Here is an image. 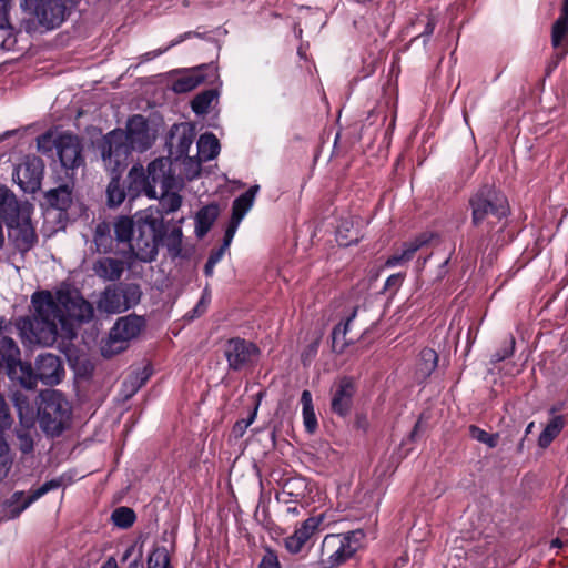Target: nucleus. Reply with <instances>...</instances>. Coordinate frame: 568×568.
I'll use <instances>...</instances> for the list:
<instances>
[{
	"mask_svg": "<svg viewBox=\"0 0 568 568\" xmlns=\"http://www.w3.org/2000/svg\"><path fill=\"white\" fill-rule=\"evenodd\" d=\"M31 303L34 307L29 328L37 343L50 346L59 335L65 339L77 337V326L89 322L94 314L93 306L80 291L60 288L54 294L50 291L33 293Z\"/></svg>",
	"mask_w": 568,
	"mask_h": 568,
	"instance_id": "nucleus-1",
	"label": "nucleus"
},
{
	"mask_svg": "<svg viewBox=\"0 0 568 568\" xmlns=\"http://www.w3.org/2000/svg\"><path fill=\"white\" fill-rule=\"evenodd\" d=\"M240 225V222H235L234 220H230L229 222V225L225 230V233H224V237H223V243L222 245L226 248H229L235 233H236V230Z\"/></svg>",
	"mask_w": 568,
	"mask_h": 568,
	"instance_id": "nucleus-60",
	"label": "nucleus"
},
{
	"mask_svg": "<svg viewBox=\"0 0 568 568\" xmlns=\"http://www.w3.org/2000/svg\"><path fill=\"white\" fill-rule=\"evenodd\" d=\"M104 166L111 173H122L129 164L133 151L124 130L115 129L106 133L98 144Z\"/></svg>",
	"mask_w": 568,
	"mask_h": 568,
	"instance_id": "nucleus-6",
	"label": "nucleus"
},
{
	"mask_svg": "<svg viewBox=\"0 0 568 568\" xmlns=\"http://www.w3.org/2000/svg\"><path fill=\"white\" fill-rule=\"evenodd\" d=\"M432 239V235L427 234V233H423L420 235H418L417 237H415L414 240L409 241V242H405L403 244V252L406 256V260L410 261L415 253L420 248L423 247L424 245H426Z\"/></svg>",
	"mask_w": 568,
	"mask_h": 568,
	"instance_id": "nucleus-45",
	"label": "nucleus"
},
{
	"mask_svg": "<svg viewBox=\"0 0 568 568\" xmlns=\"http://www.w3.org/2000/svg\"><path fill=\"white\" fill-rule=\"evenodd\" d=\"M75 374L81 378H90L94 373V364L87 359H79L74 365Z\"/></svg>",
	"mask_w": 568,
	"mask_h": 568,
	"instance_id": "nucleus-56",
	"label": "nucleus"
},
{
	"mask_svg": "<svg viewBox=\"0 0 568 568\" xmlns=\"http://www.w3.org/2000/svg\"><path fill=\"white\" fill-rule=\"evenodd\" d=\"M206 310V303L204 301V297H202L197 304L184 315V318L189 322L193 321L196 317H200L202 314H204Z\"/></svg>",
	"mask_w": 568,
	"mask_h": 568,
	"instance_id": "nucleus-61",
	"label": "nucleus"
},
{
	"mask_svg": "<svg viewBox=\"0 0 568 568\" xmlns=\"http://www.w3.org/2000/svg\"><path fill=\"white\" fill-rule=\"evenodd\" d=\"M344 534H329L323 539L318 564L322 568H331L328 561L334 559L336 544L342 540Z\"/></svg>",
	"mask_w": 568,
	"mask_h": 568,
	"instance_id": "nucleus-36",
	"label": "nucleus"
},
{
	"mask_svg": "<svg viewBox=\"0 0 568 568\" xmlns=\"http://www.w3.org/2000/svg\"><path fill=\"white\" fill-rule=\"evenodd\" d=\"M352 225V222L345 220L342 221L341 224L337 227V241L339 245L348 246L351 244H356L358 242L357 235L355 237H348L347 235H344V231L348 232L349 227Z\"/></svg>",
	"mask_w": 568,
	"mask_h": 568,
	"instance_id": "nucleus-55",
	"label": "nucleus"
},
{
	"mask_svg": "<svg viewBox=\"0 0 568 568\" xmlns=\"http://www.w3.org/2000/svg\"><path fill=\"white\" fill-rule=\"evenodd\" d=\"M111 180L106 186L105 196L106 205L110 209L119 207L128 197V189L125 190L121 183V173H111Z\"/></svg>",
	"mask_w": 568,
	"mask_h": 568,
	"instance_id": "nucleus-30",
	"label": "nucleus"
},
{
	"mask_svg": "<svg viewBox=\"0 0 568 568\" xmlns=\"http://www.w3.org/2000/svg\"><path fill=\"white\" fill-rule=\"evenodd\" d=\"M260 353L255 343L242 337L229 338L223 345V355L227 362L229 371L232 372H241L253 367Z\"/></svg>",
	"mask_w": 568,
	"mask_h": 568,
	"instance_id": "nucleus-9",
	"label": "nucleus"
},
{
	"mask_svg": "<svg viewBox=\"0 0 568 568\" xmlns=\"http://www.w3.org/2000/svg\"><path fill=\"white\" fill-rule=\"evenodd\" d=\"M142 291L136 283L108 285L98 301V308L108 314H119L138 305Z\"/></svg>",
	"mask_w": 568,
	"mask_h": 568,
	"instance_id": "nucleus-7",
	"label": "nucleus"
},
{
	"mask_svg": "<svg viewBox=\"0 0 568 568\" xmlns=\"http://www.w3.org/2000/svg\"><path fill=\"white\" fill-rule=\"evenodd\" d=\"M53 144L65 172L84 165L83 143L78 135L62 133L54 140Z\"/></svg>",
	"mask_w": 568,
	"mask_h": 568,
	"instance_id": "nucleus-10",
	"label": "nucleus"
},
{
	"mask_svg": "<svg viewBox=\"0 0 568 568\" xmlns=\"http://www.w3.org/2000/svg\"><path fill=\"white\" fill-rule=\"evenodd\" d=\"M515 344L516 342L514 336H510L509 339L506 341L504 345L491 355L490 362L493 364H496L513 356L515 351Z\"/></svg>",
	"mask_w": 568,
	"mask_h": 568,
	"instance_id": "nucleus-51",
	"label": "nucleus"
},
{
	"mask_svg": "<svg viewBox=\"0 0 568 568\" xmlns=\"http://www.w3.org/2000/svg\"><path fill=\"white\" fill-rule=\"evenodd\" d=\"M364 538L362 530H352L344 534V537L336 544L334 550V559L329 560L331 568H336L343 565L346 560L352 558L361 547V541Z\"/></svg>",
	"mask_w": 568,
	"mask_h": 568,
	"instance_id": "nucleus-19",
	"label": "nucleus"
},
{
	"mask_svg": "<svg viewBox=\"0 0 568 568\" xmlns=\"http://www.w3.org/2000/svg\"><path fill=\"white\" fill-rule=\"evenodd\" d=\"M357 385L352 376L341 377L332 387L331 410L335 415L345 418L349 416Z\"/></svg>",
	"mask_w": 568,
	"mask_h": 568,
	"instance_id": "nucleus-12",
	"label": "nucleus"
},
{
	"mask_svg": "<svg viewBox=\"0 0 568 568\" xmlns=\"http://www.w3.org/2000/svg\"><path fill=\"white\" fill-rule=\"evenodd\" d=\"M38 149L39 151L47 152L51 151L52 146H54L51 134L45 133L38 138Z\"/></svg>",
	"mask_w": 568,
	"mask_h": 568,
	"instance_id": "nucleus-64",
	"label": "nucleus"
},
{
	"mask_svg": "<svg viewBox=\"0 0 568 568\" xmlns=\"http://www.w3.org/2000/svg\"><path fill=\"white\" fill-rule=\"evenodd\" d=\"M432 239V235L427 234V233H423L420 235H418L417 237H415L414 240L409 241V242H405L403 244V252L406 256V260L410 261L415 253L420 248L423 247L424 245H426Z\"/></svg>",
	"mask_w": 568,
	"mask_h": 568,
	"instance_id": "nucleus-46",
	"label": "nucleus"
},
{
	"mask_svg": "<svg viewBox=\"0 0 568 568\" xmlns=\"http://www.w3.org/2000/svg\"><path fill=\"white\" fill-rule=\"evenodd\" d=\"M301 403L303 406V420L307 433L313 434L318 426L317 418L314 412L312 402V394L310 390H303L301 395Z\"/></svg>",
	"mask_w": 568,
	"mask_h": 568,
	"instance_id": "nucleus-34",
	"label": "nucleus"
},
{
	"mask_svg": "<svg viewBox=\"0 0 568 568\" xmlns=\"http://www.w3.org/2000/svg\"><path fill=\"white\" fill-rule=\"evenodd\" d=\"M62 486V478H54L51 480L45 481L43 485H41L36 490L31 491L30 495H28L27 499L22 503V506L17 509V514H21L23 510H26L31 504H33L36 500L44 496L51 490H55Z\"/></svg>",
	"mask_w": 568,
	"mask_h": 568,
	"instance_id": "nucleus-37",
	"label": "nucleus"
},
{
	"mask_svg": "<svg viewBox=\"0 0 568 568\" xmlns=\"http://www.w3.org/2000/svg\"><path fill=\"white\" fill-rule=\"evenodd\" d=\"M13 463V457L10 453L9 445L0 434V481H2L9 474Z\"/></svg>",
	"mask_w": 568,
	"mask_h": 568,
	"instance_id": "nucleus-43",
	"label": "nucleus"
},
{
	"mask_svg": "<svg viewBox=\"0 0 568 568\" xmlns=\"http://www.w3.org/2000/svg\"><path fill=\"white\" fill-rule=\"evenodd\" d=\"M554 50H555V52L551 54V57L549 58V60L546 64V69H545L546 77H549L558 68L559 63L568 54V52L566 50H560V49H554Z\"/></svg>",
	"mask_w": 568,
	"mask_h": 568,
	"instance_id": "nucleus-57",
	"label": "nucleus"
},
{
	"mask_svg": "<svg viewBox=\"0 0 568 568\" xmlns=\"http://www.w3.org/2000/svg\"><path fill=\"white\" fill-rule=\"evenodd\" d=\"M257 409L258 403L255 404L253 410L251 412L247 418L240 419L233 425L232 435L234 436V438H241L245 434L247 427L255 420Z\"/></svg>",
	"mask_w": 568,
	"mask_h": 568,
	"instance_id": "nucleus-50",
	"label": "nucleus"
},
{
	"mask_svg": "<svg viewBox=\"0 0 568 568\" xmlns=\"http://www.w3.org/2000/svg\"><path fill=\"white\" fill-rule=\"evenodd\" d=\"M186 176L189 180L196 179L201 173L200 162L193 161L191 158L185 163Z\"/></svg>",
	"mask_w": 568,
	"mask_h": 568,
	"instance_id": "nucleus-62",
	"label": "nucleus"
},
{
	"mask_svg": "<svg viewBox=\"0 0 568 568\" xmlns=\"http://www.w3.org/2000/svg\"><path fill=\"white\" fill-rule=\"evenodd\" d=\"M146 176L150 180L151 185H160V189H175L176 179L170 172L169 161L164 158H158L151 161L148 165Z\"/></svg>",
	"mask_w": 568,
	"mask_h": 568,
	"instance_id": "nucleus-20",
	"label": "nucleus"
},
{
	"mask_svg": "<svg viewBox=\"0 0 568 568\" xmlns=\"http://www.w3.org/2000/svg\"><path fill=\"white\" fill-rule=\"evenodd\" d=\"M432 239V235L427 234V233H423L420 235H418L417 237H415L414 240L409 241V242H405L403 244V252L406 256V260L410 261L415 253L420 248L423 247L424 245H426Z\"/></svg>",
	"mask_w": 568,
	"mask_h": 568,
	"instance_id": "nucleus-47",
	"label": "nucleus"
},
{
	"mask_svg": "<svg viewBox=\"0 0 568 568\" xmlns=\"http://www.w3.org/2000/svg\"><path fill=\"white\" fill-rule=\"evenodd\" d=\"M128 197L133 201L141 194H145L149 199H156L158 193L154 185H151L149 178L145 174L144 168L136 163L128 173Z\"/></svg>",
	"mask_w": 568,
	"mask_h": 568,
	"instance_id": "nucleus-17",
	"label": "nucleus"
},
{
	"mask_svg": "<svg viewBox=\"0 0 568 568\" xmlns=\"http://www.w3.org/2000/svg\"><path fill=\"white\" fill-rule=\"evenodd\" d=\"M20 359V349L17 343L8 336L0 338V365L4 364L7 371H14V364Z\"/></svg>",
	"mask_w": 568,
	"mask_h": 568,
	"instance_id": "nucleus-32",
	"label": "nucleus"
},
{
	"mask_svg": "<svg viewBox=\"0 0 568 568\" xmlns=\"http://www.w3.org/2000/svg\"><path fill=\"white\" fill-rule=\"evenodd\" d=\"M11 379H17L20 385L27 389L36 388L39 378L37 377V368L32 367L31 363L22 362L21 359L14 364V371H7Z\"/></svg>",
	"mask_w": 568,
	"mask_h": 568,
	"instance_id": "nucleus-26",
	"label": "nucleus"
},
{
	"mask_svg": "<svg viewBox=\"0 0 568 568\" xmlns=\"http://www.w3.org/2000/svg\"><path fill=\"white\" fill-rule=\"evenodd\" d=\"M44 164L40 158L33 156L14 169L13 180L26 193H34L41 187Z\"/></svg>",
	"mask_w": 568,
	"mask_h": 568,
	"instance_id": "nucleus-14",
	"label": "nucleus"
},
{
	"mask_svg": "<svg viewBox=\"0 0 568 568\" xmlns=\"http://www.w3.org/2000/svg\"><path fill=\"white\" fill-rule=\"evenodd\" d=\"M197 150L205 161L215 159L220 152V142L213 133H204L197 141Z\"/></svg>",
	"mask_w": 568,
	"mask_h": 568,
	"instance_id": "nucleus-35",
	"label": "nucleus"
},
{
	"mask_svg": "<svg viewBox=\"0 0 568 568\" xmlns=\"http://www.w3.org/2000/svg\"><path fill=\"white\" fill-rule=\"evenodd\" d=\"M260 186L253 185L243 194L237 196L232 204V215L231 219L235 222H240L243 220L245 214L251 210L254 203V199L256 193L258 192Z\"/></svg>",
	"mask_w": 568,
	"mask_h": 568,
	"instance_id": "nucleus-29",
	"label": "nucleus"
},
{
	"mask_svg": "<svg viewBox=\"0 0 568 568\" xmlns=\"http://www.w3.org/2000/svg\"><path fill=\"white\" fill-rule=\"evenodd\" d=\"M144 326L145 321L142 316L128 315L120 317L110 329L109 338L101 348L102 355L110 357L124 351L128 342L138 337Z\"/></svg>",
	"mask_w": 568,
	"mask_h": 568,
	"instance_id": "nucleus-8",
	"label": "nucleus"
},
{
	"mask_svg": "<svg viewBox=\"0 0 568 568\" xmlns=\"http://www.w3.org/2000/svg\"><path fill=\"white\" fill-rule=\"evenodd\" d=\"M13 6V0H0V29L10 31L11 36L14 31L13 26L10 22L9 13Z\"/></svg>",
	"mask_w": 568,
	"mask_h": 568,
	"instance_id": "nucleus-52",
	"label": "nucleus"
},
{
	"mask_svg": "<svg viewBox=\"0 0 568 568\" xmlns=\"http://www.w3.org/2000/svg\"><path fill=\"white\" fill-rule=\"evenodd\" d=\"M436 24H437L436 17L433 16V14H429L427 17V23L425 26V29H424V31L418 37H423L424 38V42H427L429 37L434 33Z\"/></svg>",
	"mask_w": 568,
	"mask_h": 568,
	"instance_id": "nucleus-63",
	"label": "nucleus"
},
{
	"mask_svg": "<svg viewBox=\"0 0 568 568\" xmlns=\"http://www.w3.org/2000/svg\"><path fill=\"white\" fill-rule=\"evenodd\" d=\"M171 225L170 221H164L160 213H153V207L136 212V225L133 243L130 252L132 255L144 263L153 262L159 253L161 245L165 246L172 258L182 255V227L181 223Z\"/></svg>",
	"mask_w": 568,
	"mask_h": 568,
	"instance_id": "nucleus-3",
	"label": "nucleus"
},
{
	"mask_svg": "<svg viewBox=\"0 0 568 568\" xmlns=\"http://www.w3.org/2000/svg\"><path fill=\"white\" fill-rule=\"evenodd\" d=\"M565 427L564 416L557 415L552 417L538 437V446L547 448L554 439L561 433Z\"/></svg>",
	"mask_w": 568,
	"mask_h": 568,
	"instance_id": "nucleus-33",
	"label": "nucleus"
},
{
	"mask_svg": "<svg viewBox=\"0 0 568 568\" xmlns=\"http://www.w3.org/2000/svg\"><path fill=\"white\" fill-rule=\"evenodd\" d=\"M220 213L219 205L207 204L199 210L195 215V234L199 239L204 237L216 221Z\"/></svg>",
	"mask_w": 568,
	"mask_h": 568,
	"instance_id": "nucleus-25",
	"label": "nucleus"
},
{
	"mask_svg": "<svg viewBox=\"0 0 568 568\" xmlns=\"http://www.w3.org/2000/svg\"><path fill=\"white\" fill-rule=\"evenodd\" d=\"M216 97L217 93L213 89L196 94L191 102L192 111L197 115L205 114Z\"/></svg>",
	"mask_w": 568,
	"mask_h": 568,
	"instance_id": "nucleus-41",
	"label": "nucleus"
},
{
	"mask_svg": "<svg viewBox=\"0 0 568 568\" xmlns=\"http://www.w3.org/2000/svg\"><path fill=\"white\" fill-rule=\"evenodd\" d=\"M71 406L59 390H48L41 394L38 406V419L42 430L52 437L59 436L69 426Z\"/></svg>",
	"mask_w": 568,
	"mask_h": 568,
	"instance_id": "nucleus-5",
	"label": "nucleus"
},
{
	"mask_svg": "<svg viewBox=\"0 0 568 568\" xmlns=\"http://www.w3.org/2000/svg\"><path fill=\"white\" fill-rule=\"evenodd\" d=\"M159 207L153 209V213H160L161 216L176 212L182 205V196L174 192V189H160Z\"/></svg>",
	"mask_w": 568,
	"mask_h": 568,
	"instance_id": "nucleus-31",
	"label": "nucleus"
},
{
	"mask_svg": "<svg viewBox=\"0 0 568 568\" xmlns=\"http://www.w3.org/2000/svg\"><path fill=\"white\" fill-rule=\"evenodd\" d=\"M471 225L477 231L468 233L467 245L470 254L487 251L497 233H501L510 214L507 196L494 184H483L468 200Z\"/></svg>",
	"mask_w": 568,
	"mask_h": 568,
	"instance_id": "nucleus-2",
	"label": "nucleus"
},
{
	"mask_svg": "<svg viewBox=\"0 0 568 568\" xmlns=\"http://www.w3.org/2000/svg\"><path fill=\"white\" fill-rule=\"evenodd\" d=\"M74 180L68 172L59 176L57 185L44 192V204L49 209L67 212L73 204Z\"/></svg>",
	"mask_w": 568,
	"mask_h": 568,
	"instance_id": "nucleus-13",
	"label": "nucleus"
},
{
	"mask_svg": "<svg viewBox=\"0 0 568 568\" xmlns=\"http://www.w3.org/2000/svg\"><path fill=\"white\" fill-rule=\"evenodd\" d=\"M551 45L568 52V21L557 20L551 27Z\"/></svg>",
	"mask_w": 568,
	"mask_h": 568,
	"instance_id": "nucleus-39",
	"label": "nucleus"
},
{
	"mask_svg": "<svg viewBox=\"0 0 568 568\" xmlns=\"http://www.w3.org/2000/svg\"><path fill=\"white\" fill-rule=\"evenodd\" d=\"M112 226L109 222L102 221L97 224L93 232L95 251L100 254L113 252L115 237L112 236Z\"/></svg>",
	"mask_w": 568,
	"mask_h": 568,
	"instance_id": "nucleus-27",
	"label": "nucleus"
},
{
	"mask_svg": "<svg viewBox=\"0 0 568 568\" xmlns=\"http://www.w3.org/2000/svg\"><path fill=\"white\" fill-rule=\"evenodd\" d=\"M148 568H173L170 562L168 550L155 548L148 557Z\"/></svg>",
	"mask_w": 568,
	"mask_h": 568,
	"instance_id": "nucleus-44",
	"label": "nucleus"
},
{
	"mask_svg": "<svg viewBox=\"0 0 568 568\" xmlns=\"http://www.w3.org/2000/svg\"><path fill=\"white\" fill-rule=\"evenodd\" d=\"M437 364L438 355L434 349L427 347L422 349L418 369L424 376H429L437 367Z\"/></svg>",
	"mask_w": 568,
	"mask_h": 568,
	"instance_id": "nucleus-42",
	"label": "nucleus"
},
{
	"mask_svg": "<svg viewBox=\"0 0 568 568\" xmlns=\"http://www.w3.org/2000/svg\"><path fill=\"white\" fill-rule=\"evenodd\" d=\"M258 568H281L278 556L271 547L264 548V555L258 564Z\"/></svg>",
	"mask_w": 568,
	"mask_h": 568,
	"instance_id": "nucleus-54",
	"label": "nucleus"
},
{
	"mask_svg": "<svg viewBox=\"0 0 568 568\" xmlns=\"http://www.w3.org/2000/svg\"><path fill=\"white\" fill-rule=\"evenodd\" d=\"M12 402L21 425L27 428L32 427L38 417V408L36 409L30 403L29 397L21 392H14L12 394Z\"/></svg>",
	"mask_w": 568,
	"mask_h": 568,
	"instance_id": "nucleus-24",
	"label": "nucleus"
},
{
	"mask_svg": "<svg viewBox=\"0 0 568 568\" xmlns=\"http://www.w3.org/2000/svg\"><path fill=\"white\" fill-rule=\"evenodd\" d=\"M91 268L93 274L103 282L115 283L122 277L125 263L120 258L103 256L95 260Z\"/></svg>",
	"mask_w": 568,
	"mask_h": 568,
	"instance_id": "nucleus-21",
	"label": "nucleus"
},
{
	"mask_svg": "<svg viewBox=\"0 0 568 568\" xmlns=\"http://www.w3.org/2000/svg\"><path fill=\"white\" fill-rule=\"evenodd\" d=\"M124 134L133 150L142 152L151 146L148 122L141 114H135L128 120Z\"/></svg>",
	"mask_w": 568,
	"mask_h": 568,
	"instance_id": "nucleus-18",
	"label": "nucleus"
},
{
	"mask_svg": "<svg viewBox=\"0 0 568 568\" xmlns=\"http://www.w3.org/2000/svg\"><path fill=\"white\" fill-rule=\"evenodd\" d=\"M0 215L7 226H12V223L24 216L17 196L6 185H0Z\"/></svg>",
	"mask_w": 568,
	"mask_h": 568,
	"instance_id": "nucleus-22",
	"label": "nucleus"
},
{
	"mask_svg": "<svg viewBox=\"0 0 568 568\" xmlns=\"http://www.w3.org/2000/svg\"><path fill=\"white\" fill-rule=\"evenodd\" d=\"M28 496L24 495V491H14L9 499L6 501V507L9 510L10 518H18L21 514H17V509H19L22 506V503L24 499H27Z\"/></svg>",
	"mask_w": 568,
	"mask_h": 568,
	"instance_id": "nucleus-53",
	"label": "nucleus"
},
{
	"mask_svg": "<svg viewBox=\"0 0 568 568\" xmlns=\"http://www.w3.org/2000/svg\"><path fill=\"white\" fill-rule=\"evenodd\" d=\"M342 323L336 325L332 332L333 351L336 353H343L346 346L349 344L342 337Z\"/></svg>",
	"mask_w": 568,
	"mask_h": 568,
	"instance_id": "nucleus-58",
	"label": "nucleus"
},
{
	"mask_svg": "<svg viewBox=\"0 0 568 568\" xmlns=\"http://www.w3.org/2000/svg\"><path fill=\"white\" fill-rule=\"evenodd\" d=\"M74 6V0H21L20 8L24 14L22 27L30 34L38 30L57 29Z\"/></svg>",
	"mask_w": 568,
	"mask_h": 568,
	"instance_id": "nucleus-4",
	"label": "nucleus"
},
{
	"mask_svg": "<svg viewBox=\"0 0 568 568\" xmlns=\"http://www.w3.org/2000/svg\"><path fill=\"white\" fill-rule=\"evenodd\" d=\"M194 133L192 129H183L182 133L178 136L176 153L178 156H185L193 143Z\"/></svg>",
	"mask_w": 568,
	"mask_h": 568,
	"instance_id": "nucleus-49",
	"label": "nucleus"
},
{
	"mask_svg": "<svg viewBox=\"0 0 568 568\" xmlns=\"http://www.w3.org/2000/svg\"><path fill=\"white\" fill-rule=\"evenodd\" d=\"M308 491V484L303 477L287 478L282 486V494L288 497L303 498Z\"/></svg>",
	"mask_w": 568,
	"mask_h": 568,
	"instance_id": "nucleus-38",
	"label": "nucleus"
},
{
	"mask_svg": "<svg viewBox=\"0 0 568 568\" xmlns=\"http://www.w3.org/2000/svg\"><path fill=\"white\" fill-rule=\"evenodd\" d=\"M324 521V514L312 516L305 519L294 532L284 538V547L291 555H298L304 549L310 550L313 546L312 538L320 531Z\"/></svg>",
	"mask_w": 568,
	"mask_h": 568,
	"instance_id": "nucleus-11",
	"label": "nucleus"
},
{
	"mask_svg": "<svg viewBox=\"0 0 568 568\" xmlns=\"http://www.w3.org/2000/svg\"><path fill=\"white\" fill-rule=\"evenodd\" d=\"M204 69L215 71V68L212 64H202L201 67L194 69L191 74L181 77L175 80L172 84V90L176 93H186L194 90L196 87L207 80V75L203 73Z\"/></svg>",
	"mask_w": 568,
	"mask_h": 568,
	"instance_id": "nucleus-23",
	"label": "nucleus"
},
{
	"mask_svg": "<svg viewBox=\"0 0 568 568\" xmlns=\"http://www.w3.org/2000/svg\"><path fill=\"white\" fill-rule=\"evenodd\" d=\"M8 227V237L17 251L24 254L38 242V235L29 216H23Z\"/></svg>",
	"mask_w": 568,
	"mask_h": 568,
	"instance_id": "nucleus-15",
	"label": "nucleus"
},
{
	"mask_svg": "<svg viewBox=\"0 0 568 568\" xmlns=\"http://www.w3.org/2000/svg\"><path fill=\"white\" fill-rule=\"evenodd\" d=\"M36 368L37 377L47 386L58 385L64 376L60 357L51 353L39 354L36 359Z\"/></svg>",
	"mask_w": 568,
	"mask_h": 568,
	"instance_id": "nucleus-16",
	"label": "nucleus"
},
{
	"mask_svg": "<svg viewBox=\"0 0 568 568\" xmlns=\"http://www.w3.org/2000/svg\"><path fill=\"white\" fill-rule=\"evenodd\" d=\"M469 435L473 439L494 448L498 444V434H489L476 425L469 426Z\"/></svg>",
	"mask_w": 568,
	"mask_h": 568,
	"instance_id": "nucleus-48",
	"label": "nucleus"
},
{
	"mask_svg": "<svg viewBox=\"0 0 568 568\" xmlns=\"http://www.w3.org/2000/svg\"><path fill=\"white\" fill-rule=\"evenodd\" d=\"M136 520L135 511L125 506L115 508L111 514L112 524L121 529H128L134 525Z\"/></svg>",
	"mask_w": 568,
	"mask_h": 568,
	"instance_id": "nucleus-40",
	"label": "nucleus"
},
{
	"mask_svg": "<svg viewBox=\"0 0 568 568\" xmlns=\"http://www.w3.org/2000/svg\"><path fill=\"white\" fill-rule=\"evenodd\" d=\"M136 225V213L130 217L120 215L113 223L114 237L118 243H128L129 247L133 243Z\"/></svg>",
	"mask_w": 568,
	"mask_h": 568,
	"instance_id": "nucleus-28",
	"label": "nucleus"
},
{
	"mask_svg": "<svg viewBox=\"0 0 568 568\" xmlns=\"http://www.w3.org/2000/svg\"><path fill=\"white\" fill-rule=\"evenodd\" d=\"M405 275L402 273L392 274L387 277L384 291H389L392 293H395L398 291V288L402 286V283L404 281Z\"/></svg>",
	"mask_w": 568,
	"mask_h": 568,
	"instance_id": "nucleus-59",
	"label": "nucleus"
}]
</instances>
